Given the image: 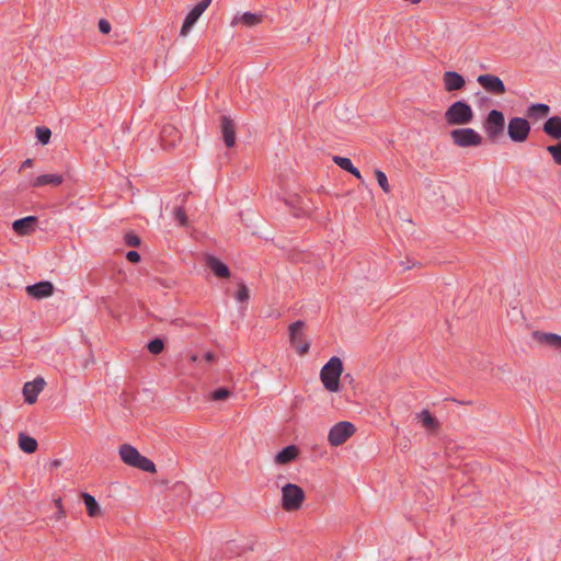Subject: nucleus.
<instances>
[{
	"mask_svg": "<svg viewBox=\"0 0 561 561\" xmlns=\"http://www.w3.org/2000/svg\"><path fill=\"white\" fill-rule=\"evenodd\" d=\"M453 142L461 148L477 147L482 144L481 135L473 128H457L450 131Z\"/></svg>",
	"mask_w": 561,
	"mask_h": 561,
	"instance_id": "423d86ee",
	"label": "nucleus"
},
{
	"mask_svg": "<svg viewBox=\"0 0 561 561\" xmlns=\"http://www.w3.org/2000/svg\"><path fill=\"white\" fill-rule=\"evenodd\" d=\"M64 182V178L60 174H42L34 179L32 182L33 187H42L46 185L59 186Z\"/></svg>",
	"mask_w": 561,
	"mask_h": 561,
	"instance_id": "aec40b11",
	"label": "nucleus"
},
{
	"mask_svg": "<svg viewBox=\"0 0 561 561\" xmlns=\"http://www.w3.org/2000/svg\"><path fill=\"white\" fill-rule=\"evenodd\" d=\"M46 381L42 378H35L23 386V397L26 403L33 404L36 402L38 394L44 390Z\"/></svg>",
	"mask_w": 561,
	"mask_h": 561,
	"instance_id": "f8f14e48",
	"label": "nucleus"
},
{
	"mask_svg": "<svg viewBox=\"0 0 561 561\" xmlns=\"http://www.w3.org/2000/svg\"><path fill=\"white\" fill-rule=\"evenodd\" d=\"M26 293L33 298L43 299L53 295L54 286L49 282H41L35 285L27 286Z\"/></svg>",
	"mask_w": 561,
	"mask_h": 561,
	"instance_id": "dca6fc26",
	"label": "nucleus"
},
{
	"mask_svg": "<svg viewBox=\"0 0 561 561\" xmlns=\"http://www.w3.org/2000/svg\"><path fill=\"white\" fill-rule=\"evenodd\" d=\"M547 151L551 154L556 164L561 165V141L547 147Z\"/></svg>",
	"mask_w": 561,
	"mask_h": 561,
	"instance_id": "cd10ccee",
	"label": "nucleus"
},
{
	"mask_svg": "<svg viewBox=\"0 0 561 561\" xmlns=\"http://www.w3.org/2000/svg\"><path fill=\"white\" fill-rule=\"evenodd\" d=\"M305 497V491L297 484L287 483L282 488V506L287 512L299 510Z\"/></svg>",
	"mask_w": 561,
	"mask_h": 561,
	"instance_id": "20e7f679",
	"label": "nucleus"
},
{
	"mask_svg": "<svg viewBox=\"0 0 561 561\" xmlns=\"http://www.w3.org/2000/svg\"><path fill=\"white\" fill-rule=\"evenodd\" d=\"M305 328V322L301 320H297L293 322L289 328V339L293 346L297 348V352L300 355L306 354L309 351V343L304 342V333L302 329Z\"/></svg>",
	"mask_w": 561,
	"mask_h": 561,
	"instance_id": "9d476101",
	"label": "nucleus"
},
{
	"mask_svg": "<svg viewBox=\"0 0 561 561\" xmlns=\"http://www.w3.org/2000/svg\"><path fill=\"white\" fill-rule=\"evenodd\" d=\"M245 298V286L240 285V288L238 290V299L242 301Z\"/></svg>",
	"mask_w": 561,
	"mask_h": 561,
	"instance_id": "58836bf2",
	"label": "nucleus"
},
{
	"mask_svg": "<svg viewBox=\"0 0 561 561\" xmlns=\"http://www.w3.org/2000/svg\"><path fill=\"white\" fill-rule=\"evenodd\" d=\"M231 392L227 388H219L210 392L209 397L214 401H226L230 398Z\"/></svg>",
	"mask_w": 561,
	"mask_h": 561,
	"instance_id": "bb28decb",
	"label": "nucleus"
},
{
	"mask_svg": "<svg viewBox=\"0 0 561 561\" xmlns=\"http://www.w3.org/2000/svg\"><path fill=\"white\" fill-rule=\"evenodd\" d=\"M33 165V160L32 159H26L25 161H23L22 163V169H25V168H31Z\"/></svg>",
	"mask_w": 561,
	"mask_h": 561,
	"instance_id": "ea45409f",
	"label": "nucleus"
},
{
	"mask_svg": "<svg viewBox=\"0 0 561 561\" xmlns=\"http://www.w3.org/2000/svg\"><path fill=\"white\" fill-rule=\"evenodd\" d=\"M36 222V217L27 216L13 221L12 229L20 236H28L35 231Z\"/></svg>",
	"mask_w": 561,
	"mask_h": 561,
	"instance_id": "2eb2a0df",
	"label": "nucleus"
},
{
	"mask_svg": "<svg viewBox=\"0 0 561 561\" xmlns=\"http://www.w3.org/2000/svg\"><path fill=\"white\" fill-rule=\"evenodd\" d=\"M211 0H201L186 15L184 19L183 25L181 27L180 35L185 37L190 33L193 25L199 19V16L205 12V10L209 7Z\"/></svg>",
	"mask_w": 561,
	"mask_h": 561,
	"instance_id": "9b49d317",
	"label": "nucleus"
},
{
	"mask_svg": "<svg viewBox=\"0 0 561 561\" xmlns=\"http://www.w3.org/2000/svg\"><path fill=\"white\" fill-rule=\"evenodd\" d=\"M99 30L103 34H108L111 32V24L107 20H100L99 21Z\"/></svg>",
	"mask_w": 561,
	"mask_h": 561,
	"instance_id": "f704fd0d",
	"label": "nucleus"
},
{
	"mask_svg": "<svg viewBox=\"0 0 561 561\" xmlns=\"http://www.w3.org/2000/svg\"><path fill=\"white\" fill-rule=\"evenodd\" d=\"M356 431L353 423L348 421H341L333 425L328 435V440L331 446L337 447L344 444Z\"/></svg>",
	"mask_w": 561,
	"mask_h": 561,
	"instance_id": "0eeeda50",
	"label": "nucleus"
},
{
	"mask_svg": "<svg viewBox=\"0 0 561 561\" xmlns=\"http://www.w3.org/2000/svg\"><path fill=\"white\" fill-rule=\"evenodd\" d=\"M542 131L553 139H561V116L554 115L549 117L543 126Z\"/></svg>",
	"mask_w": 561,
	"mask_h": 561,
	"instance_id": "f3484780",
	"label": "nucleus"
},
{
	"mask_svg": "<svg viewBox=\"0 0 561 561\" xmlns=\"http://www.w3.org/2000/svg\"><path fill=\"white\" fill-rule=\"evenodd\" d=\"M126 257L129 262L131 263H138L140 261V255L138 252L136 251H129L127 252L126 254Z\"/></svg>",
	"mask_w": 561,
	"mask_h": 561,
	"instance_id": "e433bc0d",
	"label": "nucleus"
},
{
	"mask_svg": "<svg viewBox=\"0 0 561 561\" xmlns=\"http://www.w3.org/2000/svg\"><path fill=\"white\" fill-rule=\"evenodd\" d=\"M204 358L207 363H213L215 359L214 354L209 352L205 354Z\"/></svg>",
	"mask_w": 561,
	"mask_h": 561,
	"instance_id": "a19ab883",
	"label": "nucleus"
},
{
	"mask_svg": "<svg viewBox=\"0 0 561 561\" xmlns=\"http://www.w3.org/2000/svg\"><path fill=\"white\" fill-rule=\"evenodd\" d=\"M343 373V363L340 357L332 356L322 367L320 379L324 388L331 392L340 390V378Z\"/></svg>",
	"mask_w": 561,
	"mask_h": 561,
	"instance_id": "f257e3e1",
	"label": "nucleus"
},
{
	"mask_svg": "<svg viewBox=\"0 0 561 561\" xmlns=\"http://www.w3.org/2000/svg\"><path fill=\"white\" fill-rule=\"evenodd\" d=\"M164 344L160 339H154L148 344V350L150 353L158 355L163 351Z\"/></svg>",
	"mask_w": 561,
	"mask_h": 561,
	"instance_id": "473e14b6",
	"label": "nucleus"
},
{
	"mask_svg": "<svg viewBox=\"0 0 561 561\" xmlns=\"http://www.w3.org/2000/svg\"><path fill=\"white\" fill-rule=\"evenodd\" d=\"M347 172H350L351 174H353L355 178H357L358 180H362V174H360V171L355 168L354 165H352L351 170H348Z\"/></svg>",
	"mask_w": 561,
	"mask_h": 561,
	"instance_id": "4c0bfd02",
	"label": "nucleus"
},
{
	"mask_svg": "<svg viewBox=\"0 0 561 561\" xmlns=\"http://www.w3.org/2000/svg\"><path fill=\"white\" fill-rule=\"evenodd\" d=\"M531 130L530 123L523 117H512L507 125V135L514 142H524L527 140Z\"/></svg>",
	"mask_w": 561,
	"mask_h": 561,
	"instance_id": "6e6552de",
	"label": "nucleus"
},
{
	"mask_svg": "<svg viewBox=\"0 0 561 561\" xmlns=\"http://www.w3.org/2000/svg\"><path fill=\"white\" fill-rule=\"evenodd\" d=\"M550 106L545 103H535L527 107L526 114L533 119H541L549 115Z\"/></svg>",
	"mask_w": 561,
	"mask_h": 561,
	"instance_id": "5701e85b",
	"label": "nucleus"
},
{
	"mask_svg": "<svg viewBox=\"0 0 561 561\" xmlns=\"http://www.w3.org/2000/svg\"><path fill=\"white\" fill-rule=\"evenodd\" d=\"M18 445L21 450L26 454H33L37 450V440L25 433H20L18 436Z\"/></svg>",
	"mask_w": 561,
	"mask_h": 561,
	"instance_id": "b1692460",
	"label": "nucleus"
},
{
	"mask_svg": "<svg viewBox=\"0 0 561 561\" xmlns=\"http://www.w3.org/2000/svg\"><path fill=\"white\" fill-rule=\"evenodd\" d=\"M348 380L350 382H353V377L350 374H346L344 376V381Z\"/></svg>",
	"mask_w": 561,
	"mask_h": 561,
	"instance_id": "a18cd8bd",
	"label": "nucleus"
},
{
	"mask_svg": "<svg viewBox=\"0 0 561 561\" xmlns=\"http://www.w3.org/2000/svg\"><path fill=\"white\" fill-rule=\"evenodd\" d=\"M61 463H62L61 459H55V460L51 461L50 466L53 468H57V467H60Z\"/></svg>",
	"mask_w": 561,
	"mask_h": 561,
	"instance_id": "79ce46f5",
	"label": "nucleus"
},
{
	"mask_svg": "<svg viewBox=\"0 0 561 561\" xmlns=\"http://www.w3.org/2000/svg\"><path fill=\"white\" fill-rule=\"evenodd\" d=\"M333 161L336 165H339L344 171L351 170V168L353 165L352 160L346 157L334 156Z\"/></svg>",
	"mask_w": 561,
	"mask_h": 561,
	"instance_id": "7c9ffc66",
	"label": "nucleus"
},
{
	"mask_svg": "<svg viewBox=\"0 0 561 561\" xmlns=\"http://www.w3.org/2000/svg\"><path fill=\"white\" fill-rule=\"evenodd\" d=\"M401 264L403 265V270H405V271L410 270V268H412L414 266V264L410 265V264H405L404 262H401Z\"/></svg>",
	"mask_w": 561,
	"mask_h": 561,
	"instance_id": "c03bdc74",
	"label": "nucleus"
},
{
	"mask_svg": "<svg viewBox=\"0 0 561 561\" xmlns=\"http://www.w3.org/2000/svg\"><path fill=\"white\" fill-rule=\"evenodd\" d=\"M175 218L179 220V222H180L182 226H185V225H186V222H187L186 215H185V213L183 211V209H181V208H176V210H175Z\"/></svg>",
	"mask_w": 561,
	"mask_h": 561,
	"instance_id": "c9c22d12",
	"label": "nucleus"
},
{
	"mask_svg": "<svg viewBox=\"0 0 561 561\" xmlns=\"http://www.w3.org/2000/svg\"><path fill=\"white\" fill-rule=\"evenodd\" d=\"M206 264L216 276L222 277V278L229 277L230 273H229L228 267L222 262H220L217 257L208 255L206 257Z\"/></svg>",
	"mask_w": 561,
	"mask_h": 561,
	"instance_id": "4be33fe9",
	"label": "nucleus"
},
{
	"mask_svg": "<svg viewBox=\"0 0 561 561\" xmlns=\"http://www.w3.org/2000/svg\"><path fill=\"white\" fill-rule=\"evenodd\" d=\"M477 82L490 94L503 95L506 93V87L503 80L491 73L479 75Z\"/></svg>",
	"mask_w": 561,
	"mask_h": 561,
	"instance_id": "1a4fd4ad",
	"label": "nucleus"
},
{
	"mask_svg": "<svg viewBox=\"0 0 561 561\" xmlns=\"http://www.w3.org/2000/svg\"><path fill=\"white\" fill-rule=\"evenodd\" d=\"M55 503H56L57 507L59 508V513H60V515H64V514H65V512H64L62 506H61V500H60V499H57V500L55 501Z\"/></svg>",
	"mask_w": 561,
	"mask_h": 561,
	"instance_id": "37998d69",
	"label": "nucleus"
},
{
	"mask_svg": "<svg viewBox=\"0 0 561 561\" xmlns=\"http://www.w3.org/2000/svg\"><path fill=\"white\" fill-rule=\"evenodd\" d=\"M375 176H376V180H377L379 186L381 187V190L385 193L390 192V186H389L388 179H387V175L385 174V172H382L379 169H376Z\"/></svg>",
	"mask_w": 561,
	"mask_h": 561,
	"instance_id": "c85d7f7f",
	"label": "nucleus"
},
{
	"mask_svg": "<svg viewBox=\"0 0 561 561\" xmlns=\"http://www.w3.org/2000/svg\"><path fill=\"white\" fill-rule=\"evenodd\" d=\"M534 337L540 343L547 344L554 350L561 351V335L536 331L534 332Z\"/></svg>",
	"mask_w": 561,
	"mask_h": 561,
	"instance_id": "6ab92c4d",
	"label": "nucleus"
},
{
	"mask_svg": "<svg viewBox=\"0 0 561 561\" xmlns=\"http://www.w3.org/2000/svg\"><path fill=\"white\" fill-rule=\"evenodd\" d=\"M240 21H245V15L241 16Z\"/></svg>",
	"mask_w": 561,
	"mask_h": 561,
	"instance_id": "de8ad7c7",
	"label": "nucleus"
},
{
	"mask_svg": "<svg viewBox=\"0 0 561 561\" xmlns=\"http://www.w3.org/2000/svg\"><path fill=\"white\" fill-rule=\"evenodd\" d=\"M118 454L124 463L130 467H135L146 472H156V465L147 457L140 455V453L129 444H123L118 448Z\"/></svg>",
	"mask_w": 561,
	"mask_h": 561,
	"instance_id": "f03ea898",
	"label": "nucleus"
},
{
	"mask_svg": "<svg viewBox=\"0 0 561 561\" xmlns=\"http://www.w3.org/2000/svg\"><path fill=\"white\" fill-rule=\"evenodd\" d=\"M266 15L264 13H251L248 12V27L262 23Z\"/></svg>",
	"mask_w": 561,
	"mask_h": 561,
	"instance_id": "2f4dec72",
	"label": "nucleus"
},
{
	"mask_svg": "<svg viewBox=\"0 0 561 561\" xmlns=\"http://www.w3.org/2000/svg\"><path fill=\"white\" fill-rule=\"evenodd\" d=\"M191 360L195 363L197 360V356L196 355H192L191 356Z\"/></svg>",
	"mask_w": 561,
	"mask_h": 561,
	"instance_id": "49530a36",
	"label": "nucleus"
},
{
	"mask_svg": "<svg viewBox=\"0 0 561 561\" xmlns=\"http://www.w3.org/2000/svg\"><path fill=\"white\" fill-rule=\"evenodd\" d=\"M125 242L129 247H138L140 244V239L135 233H127L125 236Z\"/></svg>",
	"mask_w": 561,
	"mask_h": 561,
	"instance_id": "72a5a7b5",
	"label": "nucleus"
},
{
	"mask_svg": "<svg viewBox=\"0 0 561 561\" xmlns=\"http://www.w3.org/2000/svg\"><path fill=\"white\" fill-rule=\"evenodd\" d=\"M181 140L180 130L172 126L167 125L161 131V144L165 149L174 148Z\"/></svg>",
	"mask_w": 561,
	"mask_h": 561,
	"instance_id": "4468645a",
	"label": "nucleus"
},
{
	"mask_svg": "<svg viewBox=\"0 0 561 561\" xmlns=\"http://www.w3.org/2000/svg\"><path fill=\"white\" fill-rule=\"evenodd\" d=\"M444 88L447 92L462 90L466 85V79L457 71H446L443 76Z\"/></svg>",
	"mask_w": 561,
	"mask_h": 561,
	"instance_id": "ddd939ff",
	"label": "nucleus"
},
{
	"mask_svg": "<svg viewBox=\"0 0 561 561\" xmlns=\"http://www.w3.org/2000/svg\"><path fill=\"white\" fill-rule=\"evenodd\" d=\"M298 453L299 450L295 445L286 446L276 454L275 462L278 465H287L297 458Z\"/></svg>",
	"mask_w": 561,
	"mask_h": 561,
	"instance_id": "412c9836",
	"label": "nucleus"
},
{
	"mask_svg": "<svg viewBox=\"0 0 561 561\" xmlns=\"http://www.w3.org/2000/svg\"><path fill=\"white\" fill-rule=\"evenodd\" d=\"M474 118L471 106L463 100L454 102L445 112L448 125H467Z\"/></svg>",
	"mask_w": 561,
	"mask_h": 561,
	"instance_id": "7ed1b4c3",
	"label": "nucleus"
},
{
	"mask_svg": "<svg viewBox=\"0 0 561 561\" xmlns=\"http://www.w3.org/2000/svg\"><path fill=\"white\" fill-rule=\"evenodd\" d=\"M416 420L427 430L435 431L439 427L438 420L426 409L416 414Z\"/></svg>",
	"mask_w": 561,
	"mask_h": 561,
	"instance_id": "a878e982",
	"label": "nucleus"
},
{
	"mask_svg": "<svg viewBox=\"0 0 561 561\" xmlns=\"http://www.w3.org/2000/svg\"><path fill=\"white\" fill-rule=\"evenodd\" d=\"M234 130L236 126L233 121L230 117L224 116L221 119V133L227 147L234 145Z\"/></svg>",
	"mask_w": 561,
	"mask_h": 561,
	"instance_id": "a211bd4d",
	"label": "nucleus"
},
{
	"mask_svg": "<svg viewBox=\"0 0 561 561\" xmlns=\"http://www.w3.org/2000/svg\"><path fill=\"white\" fill-rule=\"evenodd\" d=\"M483 128L491 140L497 139L505 128L504 114L499 110H491L483 122Z\"/></svg>",
	"mask_w": 561,
	"mask_h": 561,
	"instance_id": "39448f33",
	"label": "nucleus"
},
{
	"mask_svg": "<svg viewBox=\"0 0 561 561\" xmlns=\"http://www.w3.org/2000/svg\"><path fill=\"white\" fill-rule=\"evenodd\" d=\"M81 497L84 502L88 515L90 517H98L102 515L101 506L99 505L98 501L89 493L83 492L81 494Z\"/></svg>",
	"mask_w": 561,
	"mask_h": 561,
	"instance_id": "393cba45",
	"label": "nucleus"
},
{
	"mask_svg": "<svg viewBox=\"0 0 561 561\" xmlns=\"http://www.w3.org/2000/svg\"><path fill=\"white\" fill-rule=\"evenodd\" d=\"M36 137L43 145H47L51 137V131L47 127H36Z\"/></svg>",
	"mask_w": 561,
	"mask_h": 561,
	"instance_id": "c756f323",
	"label": "nucleus"
}]
</instances>
